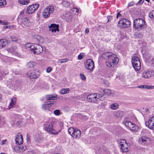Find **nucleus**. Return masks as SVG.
Instances as JSON below:
<instances>
[{"mask_svg":"<svg viewBox=\"0 0 154 154\" xmlns=\"http://www.w3.org/2000/svg\"><path fill=\"white\" fill-rule=\"evenodd\" d=\"M103 58L108 59L106 62V65L109 68L113 67L119 62V59L116 55L111 52L104 53L102 54Z\"/></svg>","mask_w":154,"mask_h":154,"instance_id":"1","label":"nucleus"},{"mask_svg":"<svg viewBox=\"0 0 154 154\" xmlns=\"http://www.w3.org/2000/svg\"><path fill=\"white\" fill-rule=\"evenodd\" d=\"M133 26L137 30L142 29L146 27L144 20L141 18H138L134 20Z\"/></svg>","mask_w":154,"mask_h":154,"instance_id":"2","label":"nucleus"},{"mask_svg":"<svg viewBox=\"0 0 154 154\" xmlns=\"http://www.w3.org/2000/svg\"><path fill=\"white\" fill-rule=\"evenodd\" d=\"M24 11L22 10L20 12L19 17L21 18L20 22L22 26L24 28H26L30 25L31 23L28 18L24 16Z\"/></svg>","mask_w":154,"mask_h":154,"instance_id":"3","label":"nucleus"},{"mask_svg":"<svg viewBox=\"0 0 154 154\" xmlns=\"http://www.w3.org/2000/svg\"><path fill=\"white\" fill-rule=\"evenodd\" d=\"M131 62L133 67L136 71H139L141 68V63L139 58L137 56L133 57Z\"/></svg>","mask_w":154,"mask_h":154,"instance_id":"4","label":"nucleus"},{"mask_svg":"<svg viewBox=\"0 0 154 154\" xmlns=\"http://www.w3.org/2000/svg\"><path fill=\"white\" fill-rule=\"evenodd\" d=\"M55 127V126H53L52 123L48 122L46 125L45 130L52 134H57L59 132L60 130H56Z\"/></svg>","mask_w":154,"mask_h":154,"instance_id":"5","label":"nucleus"},{"mask_svg":"<svg viewBox=\"0 0 154 154\" xmlns=\"http://www.w3.org/2000/svg\"><path fill=\"white\" fill-rule=\"evenodd\" d=\"M69 134L74 138H79L81 134L79 130L76 128L70 127L68 130Z\"/></svg>","mask_w":154,"mask_h":154,"instance_id":"6","label":"nucleus"},{"mask_svg":"<svg viewBox=\"0 0 154 154\" xmlns=\"http://www.w3.org/2000/svg\"><path fill=\"white\" fill-rule=\"evenodd\" d=\"M101 96V95L99 94H91L87 96V100L89 102L95 103L99 100V97Z\"/></svg>","mask_w":154,"mask_h":154,"instance_id":"7","label":"nucleus"},{"mask_svg":"<svg viewBox=\"0 0 154 154\" xmlns=\"http://www.w3.org/2000/svg\"><path fill=\"white\" fill-rule=\"evenodd\" d=\"M39 6V4H35L28 6L26 8V13L27 14H31L33 13L38 9Z\"/></svg>","mask_w":154,"mask_h":154,"instance_id":"8","label":"nucleus"},{"mask_svg":"<svg viewBox=\"0 0 154 154\" xmlns=\"http://www.w3.org/2000/svg\"><path fill=\"white\" fill-rule=\"evenodd\" d=\"M130 22L128 19L123 18L119 21L118 25L121 28H126L130 26Z\"/></svg>","mask_w":154,"mask_h":154,"instance_id":"9","label":"nucleus"},{"mask_svg":"<svg viewBox=\"0 0 154 154\" xmlns=\"http://www.w3.org/2000/svg\"><path fill=\"white\" fill-rule=\"evenodd\" d=\"M84 64L85 68L90 71H92L94 67V62L90 59L87 60Z\"/></svg>","mask_w":154,"mask_h":154,"instance_id":"10","label":"nucleus"},{"mask_svg":"<svg viewBox=\"0 0 154 154\" xmlns=\"http://www.w3.org/2000/svg\"><path fill=\"white\" fill-rule=\"evenodd\" d=\"M140 144L144 146H147L150 143V140L149 138L145 136H142L138 140Z\"/></svg>","mask_w":154,"mask_h":154,"instance_id":"11","label":"nucleus"},{"mask_svg":"<svg viewBox=\"0 0 154 154\" xmlns=\"http://www.w3.org/2000/svg\"><path fill=\"white\" fill-rule=\"evenodd\" d=\"M32 51L34 54H38L41 53L43 50L42 46L38 44H34Z\"/></svg>","mask_w":154,"mask_h":154,"instance_id":"12","label":"nucleus"},{"mask_svg":"<svg viewBox=\"0 0 154 154\" xmlns=\"http://www.w3.org/2000/svg\"><path fill=\"white\" fill-rule=\"evenodd\" d=\"M28 75L31 79H37L40 75V72L36 70H31L28 72Z\"/></svg>","mask_w":154,"mask_h":154,"instance_id":"13","label":"nucleus"},{"mask_svg":"<svg viewBox=\"0 0 154 154\" xmlns=\"http://www.w3.org/2000/svg\"><path fill=\"white\" fill-rule=\"evenodd\" d=\"M146 126L151 130L154 129V116L150 118L149 120L145 122Z\"/></svg>","mask_w":154,"mask_h":154,"instance_id":"14","label":"nucleus"},{"mask_svg":"<svg viewBox=\"0 0 154 154\" xmlns=\"http://www.w3.org/2000/svg\"><path fill=\"white\" fill-rule=\"evenodd\" d=\"M49 31L52 32L59 31V26L56 24H51L49 26Z\"/></svg>","mask_w":154,"mask_h":154,"instance_id":"15","label":"nucleus"},{"mask_svg":"<svg viewBox=\"0 0 154 154\" xmlns=\"http://www.w3.org/2000/svg\"><path fill=\"white\" fill-rule=\"evenodd\" d=\"M15 141L16 144L17 145L21 144L23 143V138L20 133H18L16 136Z\"/></svg>","mask_w":154,"mask_h":154,"instance_id":"16","label":"nucleus"},{"mask_svg":"<svg viewBox=\"0 0 154 154\" xmlns=\"http://www.w3.org/2000/svg\"><path fill=\"white\" fill-rule=\"evenodd\" d=\"M151 75L152 72L151 71L146 70L142 72L141 77L144 79H148L151 76Z\"/></svg>","mask_w":154,"mask_h":154,"instance_id":"17","label":"nucleus"},{"mask_svg":"<svg viewBox=\"0 0 154 154\" xmlns=\"http://www.w3.org/2000/svg\"><path fill=\"white\" fill-rule=\"evenodd\" d=\"M7 51L10 52L12 53V54L18 57H20V56L18 52L17 49L16 47H14L11 48H8Z\"/></svg>","mask_w":154,"mask_h":154,"instance_id":"18","label":"nucleus"},{"mask_svg":"<svg viewBox=\"0 0 154 154\" xmlns=\"http://www.w3.org/2000/svg\"><path fill=\"white\" fill-rule=\"evenodd\" d=\"M26 149V148L22 145H19L14 147V150L16 153L21 152Z\"/></svg>","mask_w":154,"mask_h":154,"instance_id":"19","label":"nucleus"},{"mask_svg":"<svg viewBox=\"0 0 154 154\" xmlns=\"http://www.w3.org/2000/svg\"><path fill=\"white\" fill-rule=\"evenodd\" d=\"M52 104V103L45 102L42 105V109L44 110L51 111Z\"/></svg>","mask_w":154,"mask_h":154,"instance_id":"20","label":"nucleus"},{"mask_svg":"<svg viewBox=\"0 0 154 154\" xmlns=\"http://www.w3.org/2000/svg\"><path fill=\"white\" fill-rule=\"evenodd\" d=\"M102 76L105 78H110L113 75L112 71L111 70H108L105 71L103 74H102Z\"/></svg>","mask_w":154,"mask_h":154,"instance_id":"21","label":"nucleus"},{"mask_svg":"<svg viewBox=\"0 0 154 154\" xmlns=\"http://www.w3.org/2000/svg\"><path fill=\"white\" fill-rule=\"evenodd\" d=\"M63 126V122L61 121H57L56 122V125L55 126V128L56 130H60V132Z\"/></svg>","mask_w":154,"mask_h":154,"instance_id":"22","label":"nucleus"},{"mask_svg":"<svg viewBox=\"0 0 154 154\" xmlns=\"http://www.w3.org/2000/svg\"><path fill=\"white\" fill-rule=\"evenodd\" d=\"M103 92H102V93L103 95L113 96L114 94L113 91L109 89H105L103 90Z\"/></svg>","mask_w":154,"mask_h":154,"instance_id":"23","label":"nucleus"},{"mask_svg":"<svg viewBox=\"0 0 154 154\" xmlns=\"http://www.w3.org/2000/svg\"><path fill=\"white\" fill-rule=\"evenodd\" d=\"M46 99L48 100H57V95L56 94H52L46 96Z\"/></svg>","mask_w":154,"mask_h":154,"instance_id":"24","label":"nucleus"},{"mask_svg":"<svg viewBox=\"0 0 154 154\" xmlns=\"http://www.w3.org/2000/svg\"><path fill=\"white\" fill-rule=\"evenodd\" d=\"M16 101L17 98L16 97H13L11 99V102L8 107L9 109L15 106L16 103Z\"/></svg>","mask_w":154,"mask_h":154,"instance_id":"25","label":"nucleus"},{"mask_svg":"<svg viewBox=\"0 0 154 154\" xmlns=\"http://www.w3.org/2000/svg\"><path fill=\"white\" fill-rule=\"evenodd\" d=\"M7 44V42L5 39L0 40V48L2 49L5 47Z\"/></svg>","mask_w":154,"mask_h":154,"instance_id":"26","label":"nucleus"},{"mask_svg":"<svg viewBox=\"0 0 154 154\" xmlns=\"http://www.w3.org/2000/svg\"><path fill=\"white\" fill-rule=\"evenodd\" d=\"M45 9L46 11L48 12L50 15L53 13L54 11V8L53 6H48L46 7Z\"/></svg>","mask_w":154,"mask_h":154,"instance_id":"27","label":"nucleus"},{"mask_svg":"<svg viewBox=\"0 0 154 154\" xmlns=\"http://www.w3.org/2000/svg\"><path fill=\"white\" fill-rule=\"evenodd\" d=\"M36 63L33 61H30L27 63V67L30 68H32L36 65Z\"/></svg>","mask_w":154,"mask_h":154,"instance_id":"28","label":"nucleus"},{"mask_svg":"<svg viewBox=\"0 0 154 154\" xmlns=\"http://www.w3.org/2000/svg\"><path fill=\"white\" fill-rule=\"evenodd\" d=\"M17 2L23 5H26L30 3L29 0H18Z\"/></svg>","mask_w":154,"mask_h":154,"instance_id":"29","label":"nucleus"},{"mask_svg":"<svg viewBox=\"0 0 154 154\" xmlns=\"http://www.w3.org/2000/svg\"><path fill=\"white\" fill-rule=\"evenodd\" d=\"M34 44L32 43H27L25 45L26 48L28 50H32V46H34Z\"/></svg>","mask_w":154,"mask_h":154,"instance_id":"30","label":"nucleus"},{"mask_svg":"<svg viewBox=\"0 0 154 154\" xmlns=\"http://www.w3.org/2000/svg\"><path fill=\"white\" fill-rule=\"evenodd\" d=\"M136 87L140 88H146L148 89H152L154 88V86H149L146 85H139L137 87Z\"/></svg>","mask_w":154,"mask_h":154,"instance_id":"31","label":"nucleus"},{"mask_svg":"<svg viewBox=\"0 0 154 154\" xmlns=\"http://www.w3.org/2000/svg\"><path fill=\"white\" fill-rule=\"evenodd\" d=\"M70 91L69 88H63L59 91V93L61 94H66L69 93Z\"/></svg>","mask_w":154,"mask_h":154,"instance_id":"32","label":"nucleus"},{"mask_svg":"<svg viewBox=\"0 0 154 154\" xmlns=\"http://www.w3.org/2000/svg\"><path fill=\"white\" fill-rule=\"evenodd\" d=\"M139 128L137 125H136L134 124H133V125L131 127L130 130L134 132H137L139 130Z\"/></svg>","mask_w":154,"mask_h":154,"instance_id":"33","label":"nucleus"},{"mask_svg":"<svg viewBox=\"0 0 154 154\" xmlns=\"http://www.w3.org/2000/svg\"><path fill=\"white\" fill-rule=\"evenodd\" d=\"M121 146V149L123 152H126L128 151V145L127 143Z\"/></svg>","mask_w":154,"mask_h":154,"instance_id":"34","label":"nucleus"},{"mask_svg":"<svg viewBox=\"0 0 154 154\" xmlns=\"http://www.w3.org/2000/svg\"><path fill=\"white\" fill-rule=\"evenodd\" d=\"M42 15L43 17L45 18H47L49 17L50 15L45 8L42 12Z\"/></svg>","mask_w":154,"mask_h":154,"instance_id":"35","label":"nucleus"},{"mask_svg":"<svg viewBox=\"0 0 154 154\" xmlns=\"http://www.w3.org/2000/svg\"><path fill=\"white\" fill-rule=\"evenodd\" d=\"M133 123L130 121H126L125 123V126L130 129L131 127L133 125Z\"/></svg>","mask_w":154,"mask_h":154,"instance_id":"36","label":"nucleus"},{"mask_svg":"<svg viewBox=\"0 0 154 154\" xmlns=\"http://www.w3.org/2000/svg\"><path fill=\"white\" fill-rule=\"evenodd\" d=\"M119 105L117 103H112L110 106L111 109H112L116 110L118 108Z\"/></svg>","mask_w":154,"mask_h":154,"instance_id":"37","label":"nucleus"},{"mask_svg":"<svg viewBox=\"0 0 154 154\" xmlns=\"http://www.w3.org/2000/svg\"><path fill=\"white\" fill-rule=\"evenodd\" d=\"M145 57L146 58L147 60L154 65V57L153 58H152L151 57H149V58H148L147 56H145Z\"/></svg>","mask_w":154,"mask_h":154,"instance_id":"38","label":"nucleus"},{"mask_svg":"<svg viewBox=\"0 0 154 154\" xmlns=\"http://www.w3.org/2000/svg\"><path fill=\"white\" fill-rule=\"evenodd\" d=\"M7 2L5 0H0V6L4 7L6 4Z\"/></svg>","mask_w":154,"mask_h":154,"instance_id":"39","label":"nucleus"},{"mask_svg":"<svg viewBox=\"0 0 154 154\" xmlns=\"http://www.w3.org/2000/svg\"><path fill=\"white\" fill-rule=\"evenodd\" d=\"M127 143L126 140L124 139H122L120 140L119 144L120 146H122Z\"/></svg>","mask_w":154,"mask_h":154,"instance_id":"40","label":"nucleus"},{"mask_svg":"<svg viewBox=\"0 0 154 154\" xmlns=\"http://www.w3.org/2000/svg\"><path fill=\"white\" fill-rule=\"evenodd\" d=\"M62 4L64 6L66 7H68L70 5V3L66 1H63L62 2Z\"/></svg>","mask_w":154,"mask_h":154,"instance_id":"41","label":"nucleus"},{"mask_svg":"<svg viewBox=\"0 0 154 154\" xmlns=\"http://www.w3.org/2000/svg\"><path fill=\"white\" fill-rule=\"evenodd\" d=\"M68 60H69L67 58L60 59L58 60V63H63L68 61Z\"/></svg>","mask_w":154,"mask_h":154,"instance_id":"42","label":"nucleus"},{"mask_svg":"<svg viewBox=\"0 0 154 154\" xmlns=\"http://www.w3.org/2000/svg\"><path fill=\"white\" fill-rule=\"evenodd\" d=\"M54 114L56 116H58L61 114L60 111V110L56 109L54 111Z\"/></svg>","mask_w":154,"mask_h":154,"instance_id":"43","label":"nucleus"},{"mask_svg":"<svg viewBox=\"0 0 154 154\" xmlns=\"http://www.w3.org/2000/svg\"><path fill=\"white\" fill-rule=\"evenodd\" d=\"M114 116L117 118L119 117L120 116V112L119 111H116L113 113Z\"/></svg>","mask_w":154,"mask_h":154,"instance_id":"44","label":"nucleus"},{"mask_svg":"<svg viewBox=\"0 0 154 154\" xmlns=\"http://www.w3.org/2000/svg\"><path fill=\"white\" fill-rule=\"evenodd\" d=\"M149 17L150 18H154V10L152 11L149 14Z\"/></svg>","mask_w":154,"mask_h":154,"instance_id":"45","label":"nucleus"},{"mask_svg":"<svg viewBox=\"0 0 154 154\" xmlns=\"http://www.w3.org/2000/svg\"><path fill=\"white\" fill-rule=\"evenodd\" d=\"M7 73H5V72H2L0 73V79L3 78L7 74Z\"/></svg>","mask_w":154,"mask_h":154,"instance_id":"46","label":"nucleus"},{"mask_svg":"<svg viewBox=\"0 0 154 154\" xmlns=\"http://www.w3.org/2000/svg\"><path fill=\"white\" fill-rule=\"evenodd\" d=\"M52 68L51 67H48L46 69V72H47L49 73L52 70Z\"/></svg>","mask_w":154,"mask_h":154,"instance_id":"47","label":"nucleus"},{"mask_svg":"<svg viewBox=\"0 0 154 154\" xmlns=\"http://www.w3.org/2000/svg\"><path fill=\"white\" fill-rule=\"evenodd\" d=\"M84 55V54L83 53H81L78 56V60H81L82 59Z\"/></svg>","mask_w":154,"mask_h":154,"instance_id":"48","label":"nucleus"},{"mask_svg":"<svg viewBox=\"0 0 154 154\" xmlns=\"http://www.w3.org/2000/svg\"><path fill=\"white\" fill-rule=\"evenodd\" d=\"M80 76L81 79L83 80H85L86 79V77L83 74L81 73L80 74Z\"/></svg>","mask_w":154,"mask_h":154,"instance_id":"49","label":"nucleus"},{"mask_svg":"<svg viewBox=\"0 0 154 154\" xmlns=\"http://www.w3.org/2000/svg\"><path fill=\"white\" fill-rule=\"evenodd\" d=\"M18 123L19 124H20L21 125H24L26 123V122H25L24 121H19L18 122Z\"/></svg>","mask_w":154,"mask_h":154,"instance_id":"50","label":"nucleus"},{"mask_svg":"<svg viewBox=\"0 0 154 154\" xmlns=\"http://www.w3.org/2000/svg\"><path fill=\"white\" fill-rule=\"evenodd\" d=\"M11 38L12 41H13V42L17 41L18 40V39L17 38L15 37H14V36H12Z\"/></svg>","mask_w":154,"mask_h":154,"instance_id":"51","label":"nucleus"},{"mask_svg":"<svg viewBox=\"0 0 154 154\" xmlns=\"http://www.w3.org/2000/svg\"><path fill=\"white\" fill-rule=\"evenodd\" d=\"M0 23L3 25H7L8 24V23L5 21H2L0 20Z\"/></svg>","mask_w":154,"mask_h":154,"instance_id":"52","label":"nucleus"},{"mask_svg":"<svg viewBox=\"0 0 154 154\" xmlns=\"http://www.w3.org/2000/svg\"><path fill=\"white\" fill-rule=\"evenodd\" d=\"M2 145L7 144L8 143L6 139L3 140L2 142Z\"/></svg>","mask_w":154,"mask_h":154,"instance_id":"53","label":"nucleus"},{"mask_svg":"<svg viewBox=\"0 0 154 154\" xmlns=\"http://www.w3.org/2000/svg\"><path fill=\"white\" fill-rule=\"evenodd\" d=\"M72 11L74 13H78L79 11V9L76 8H73L72 9Z\"/></svg>","mask_w":154,"mask_h":154,"instance_id":"54","label":"nucleus"},{"mask_svg":"<svg viewBox=\"0 0 154 154\" xmlns=\"http://www.w3.org/2000/svg\"><path fill=\"white\" fill-rule=\"evenodd\" d=\"M65 17L66 18L68 19H70L72 17L71 16V15L68 14H66Z\"/></svg>","mask_w":154,"mask_h":154,"instance_id":"55","label":"nucleus"},{"mask_svg":"<svg viewBox=\"0 0 154 154\" xmlns=\"http://www.w3.org/2000/svg\"><path fill=\"white\" fill-rule=\"evenodd\" d=\"M144 0H140L137 4V5H139L142 3L143 2Z\"/></svg>","mask_w":154,"mask_h":154,"instance_id":"56","label":"nucleus"},{"mask_svg":"<svg viewBox=\"0 0 154 154\" xmlns=\"http://www.w3.org/2000/svg\"><path fill=\"white\" fill-rule=\"evenodd\" d=\"M134 4V3L133 2H131L128 5V6H131L133 5Z\"/></svg>","mask_w":154,"mask_h":154,"instance_id":"57","label":"nucleus"},{"mask_svg":"<svg viewBox=\"0 0 154 154\" xmlns=\"http://www.w3.org/2000/svg\"><path fill=\"white\" fill-rule=\"evenodd\" d=\"M86 33H88L89 32V29L88 28H86L85 29V31Z\"/></svg>","mask_w":154,"mask_h":154,"instance_id":"58","label":"nucleus"},{"mask_svg":"<svg viewBox=\"0 0 154 154\" xmlns=\"http://www.w3.org/2000/svg\"><path fill=\"white\" fill-rule=\"evenodd\" d=\"M37 15L38 17H39L40 15V12H38L37 14Z\"/></svg>","mask_w":154,"mask_h":154,"instance_id":"59","label":"nucleus"},{"mask_svg":"<svg viewBox=\"0 0 154 154\" xmlns=\"http://www.w3.org/2000/svg\"><path fill=\"white\" fill-rule=\"evenodd\" d=\"M121 15V14L119 13H118L117 14L116 17H118Z\"/></svg>","mask_w":154,"mask_h":154,"instance_id":"60","label":"nucleus"},{"mask_svg":"<svg viewBox=\"0 0 154 154\" xmlns=\"http://www.w3.org/2000/svg\"><path fill=\"white\" fill-rule=\"evenodd\" d=\"M4 27L5 28H8L10 27V26H4Z\"/></svg>","mask_w":154,"mask_h":154,"instance_id":"61","label":"nucleus"},{"mask_svg":"<svg viewBox=\"0 0 154 154\" xmlns=\"http://www.w3.org/2000/svg\"><path fill=\"white\" fill-rule=\"evenodd\" d=\"M147 2H149V0H145Z\"/></svg>","mask_w":154,"mask_h":154,"instance_id":"62","label":"nucleus"},{"mask_svg":"<svg viewBox=\"0 0 154 154\" xmlns=\"http://www.w3.org/2000/svg\"><path fill=\"white\" fill-rule=\"evenodd\" d=\"M36 37L37 38V39H38V41H39V40L38 39V37H39V36H37V37Z\"/></svg>","mask_w":154,"mask_h":154,"instance_id":"63","label":"nucleus"},{"mask_svg":"<svg viewBox=\"0 0 154 154\" xmlns=\"http://www.w3.org/2000/svg\"><path fill=\"white\" fill-rule=\"evenodd\" d=\"M0 154H5L4 153L2 152Z\"/></svg>","mask_w":154,"mask_h":154,"instance_id":"64","label":"nucleus"}]
</instances>
